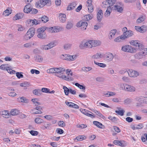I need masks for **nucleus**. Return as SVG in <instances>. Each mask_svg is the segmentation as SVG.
Segmentation results:
<instances>
[{"instance_id": "nucleus-47", "label": "nucleus", "mask_w": 147, "mask_h": 147, "mask_svg": "<svg viewBox=\"0 0 147 147\" xmlns=\"http://www.w3.org/2000/svg\"><path fill=\"white\" fill-rule=\"evenodd\" d=\"M8 65V64H2L0 66V69L3 70H6L9 68Z\"/></svg>"}, {"instance_id": "nucleus-39", "label": "nucleus", "mask_w": 147, "mask_h": 147, "mask_svg": "<svg viewBox=\"0 0 147 147\" xmlns=\"http://www.w3.org/2000/svg\"><path fill=\"white\" fill-rule=\"evenodd\" d=\"M32 101L35 106H38L41 105L40 103L38 102V100L37 98L32 99Z\"/></svg>"}, {"instance_id": "nucleus-56", "label": "nucleus", "mask_w": 147, "mask_h": 147, "mask_svg": "<svg viewBox=\"0 0 147 147\" xmlns=\"http://www.w3.org/2000/svg\"><path fill=\"white\" fill-rule=\"evenodd\" d=\"M63 89L64 90L65 94L66 95H68L69 92H70V89H69L65 86H63Z\"/></svg>"}, {"instance_id": "nucleus-59", "label": "nucleus", "mask_w": 147, "mask_h": 147, "mask_svg": "<svg viewBox=\"0 0 147 147\" xmlns=\"http://www.w3.org/2000/svg\"><path fill=\"white\" fill-rule=\"evenodd\" d=\"M71 45L70 44H67L64 46V48L65 50H68L70 49Z\"/></svg>"}, {"instance_id": "nucleus-40", "label": "nucleus", "mask_w": 147, "mask_h": 147, "mask_svg": "<svg viewBox=\"0 0 147 147\" xmlns=\"http://www.w3.org/2000/svg\"><path fill=\"white\" fill-rule=\"evenodd\" d=\"M20 86L22 87H28L30 86V83L29 82H25L20 83Z\"/></svg>"}, {"instance_id": "nucleus-58", "label": "nucleus", "mask_w": 147, "mask_h": 147, "mask_svg": "<svg viewBox=\"0 0 147 147\" xmlns=\"http://www.w3.org/2000/svg\"><path fill=\"white\" fill-rule=\"evenodd\" d=\"M107 1L109 2V4L111 7H112L116 2V0H107Z\"/></svg>"}, {"instance_id": "nucleus-55", "label": "nucleus", "mask_w": 147, "mask_h": 147, "mask_svg": "<svg viewBox=\"0 0 147 147\" xmlns=\"http://www.w3.org/2000/svg\"><path fill=\"white\" fill-rule=\"evenodd\" d=\"M139 42V41L137 40H132L130 42V43L131 45L136 47Z\"/></svg>"}, {"instance_id": "nucleus-44", "label": "nucleus", "mask_w": 147, "mask_h": 147, "mask_svg": "<svg viewBox=\"0 0 147 147\" xmlns=\"http://www.w3.org/2000/svg\"><path fill=\"white\" fill-rule=\"evenodd\" d=\"M113 143L116 145L121 146L122 147L124 146V145L119 140H115L114 141Z\"/></svg>"}, {"instance_id": "nucleus-43", "label": "nucleus", "mask_w": 147, "mask_h": 147, "mask_svg": "<svg viewBox=\"0 0 147 147\" xmlns=\"http://www.w3.org/2000/svg\"><path fill=\"white\" fill-rule=\"evenodd\" d=\"M94 112L96 113L99 117H100L103 119H104L105 117L103 116L101 113L99 111L97 110H95L93 111Z\"/></svg>"}, {"instance_id": "nucleus-51", "label": "nucleus", "mask_w": 147, "mask_h": 147, "mask_svg": "<svg viewBox=\"0 0 147 147\" xmlns=\"http://www.w3.org/2000/svg\"><path fill=\"white\" fill-rule=\"evenodd\" d=\"M35 122L39 124L43 122V120L39 118H36L34 120Z\"/></svg>"}, {"instance_id": "nucleus-52", "label": "nucleus", "mask_w": 147, "mask_h": 147, "mask_svg": "<svg viewBox=\"0 0 147 147\" xmlns=\"http://www.w3.org/2000/svg\"><path fill=\"white\" fill-rule=\"evenodd\" d=\"M94 63L96 65L102 67H105L106 66V65L103 63L97 62L96 61H94Z\"/></svg>"}, {"instance_id": "nucleus-32", "label": "nucleus", "mask_w": 147, "mask_h": 147, "mask_svg": "<svg viewBox=\"0 0 147 147\" xmlns=\"http://www.w3.org/2000/svg\"><path fill=\"white\" fill-rule=\"evenodd\" d=\"M34 58L36 61L39 62H42L43 59L42 57L40 56L36 55L34 57Z\"/></svg>"}, {"instance_id": "nucleus-29", "label": "nucleus", "mask_w": 147, "mask_h": 147, "mask_svg": "<svg viewBox=\"0 0 147 147\" xmlns=\"http://www.w3.org/2000/svg\"><path fill=\"white\" fill-rule=\"evenodd\" d=\"M113 9H112V7H111L108 8L106 11L105 13L104 14L105 16L108 17L109 16L111 13L112 12V10Z\"/></svg>"}, {"instance_id": "nucleus-20", "label": "nucleus", "mask_w": 147, "mask_h": 147, "mask_svg": "<svg viewBox=\"0 0 147 147\" xmlns=\"http://www.w3.org/2000/svg\"><path fill=\"white\" fill-rule=\"evenodd\" d=\"M103 14L102 10L101 9L99 10L97 13V19L98 22H100L102 20Z\"/></svg>"}, {"instance_id": "nucleus-4", "label": "nucleus", "mask_w": 147, "mask_h": 147, "mask_svg": "<svg viewBox=\"0 0 147 147\" xmlns=\"http://www.w3.org/2000/svg\"><path fill=\"white\" fill-rule=\"evenodd\" d=\"M51 3L50 0H40L39 2L36 3L35 6L37 7L40 8L42 7L46 4Z\"/></svg>"}, {"instance_id": "nucleus-12", "label": "nucleus", "mask_w": 147, "mask_h": 147, "mask_svg": "<svg viewBox=\"0 0 147 147\" xmlns=\"http://www.w3.org/2000/svg\"><path fill=\"white\" fill-rule=\"evenodd\" d=\"M134 35L133 32L130 30H128L127 32H124L123 35H122V38L124 39L129 37L131 36Z\"/></svg>"}, {"instance_id": "nucleus-35", "label": "nucleus", "mask_w": 147, "mask_h": 147, "mask_svg": "<svg viewBox=\"0 0 147 147\" xmlns=\"http://www.w3.org/2000/svg\"><path fill=\"white\" fill-rule=\"evenodd\" d=\"M18 99L19 101L21 102L28 103L29 102L28 100L26 98L24 97H20Z\"/></svg>"}, {"instance_id": "nucleus-15", "label": "nucleus", "mask_w": 147, "mask_h": 147, "mask_svg": "<svg viewBox=\"0 0 147 147\" xmlns=\"http://www.w3.org/2000/svg\"><path fill=\"white\" fill-rule=\"evenodd\" d=\"M89 44L88 41L82 42L80 44L79 48L80 49H83L87 48H89Z\"/></svg>"}, {"instance_id": "nucleus-11", "label": "nucleus", "mask_w": 147, "mask_h": 147, "mask_svg": "<svg viewBox=\"0 0 147 147\" xmlns=\"http://www.w3.org/2000/svg\"><path fill=\"white\" fill-rule=\"evenodd\" d=\"M127 73L131 77L135 78L139 75V73L138 71L132 70H129Z\"/></svg>"}, {"instance_id": "nucleus-19", "label": "nucleus", "mask_w": 147, "mask_h": 147, "mask_svg": "<svg viewBox=\"0 0 147 147\" xmlns=\"http://www.w3.org/2000/svg\"><path fill=\"white\" fill-rule=\"evenodd\" d=\"M1 114L5 118H8L10 117V115L8 111L4 110L1 112Z\"/></svg>"}, {"instance_id": "nucleus-57", "label": "nucleus", "mask_w": 147, "mask_h": 147, "mask_svg": "<svg viewBox=\"0 0 147 147\" xmlns=\"http://www.w3.org/2000/svg\"><path fill=\"white\" fill-rule=\"evenodd\" d=\"M80 111L83 114L86 115L88 113H92V112H91L90 111L85 109H80Z\"/></svg>"}, {"instance_id": "nucleus-21", "label": "nucleus", "mask_w": 147, "mask_h": 147, "mask_svg": "<svg viewBox=\"0 0 147 147\" xmlns=\"http://www.w3.org/2000/svg\"><path fill=\"white\" fill-rule=\"evenodd\" d=\"M59 19L60 21L63 22H65L66 20V15L63 13H60L59 15Z\"/></svg>"}, {"instance_id": "nucleus-5", "label": "nucleus", "mask_w": 147, "mask_h": 147, "mask_svg": "<svg viewBox=\"0 0 147 147\" xmlns=\"http://www.w3.org/2000/svg\"><path fill=\"white\" fill-rule=\"evenodd\" d=\"M136 99V106L137 107H140L144 106V104H145L144 97H137Z\"/></svg>"}, {"instance_id": "nucleus-50", "label": "nucleus", "mask_w": 147, "mask_h": 147, "mask_svg": "<svg viewBox=\"0 0 147 147\" xmlns=\"http://www.w3.org/2000/svg\"><path fill=\"white\" fill-rule=\"evenodd\" d=\"M75 85L76 86L79 88L80 89H82L84 90H85L86 88L85 86L80 85L78 83H75Z\"/></svg>"}, {"instance_id": "nucleus-17", "label": "nucleus", "mask_w": 147, "mask_h": 147, "mask_svg": "<svg viewBox=\"0 0 147 147\" xmlns=\"http://www.w3.org/2000/svg\"><path fill=\"white\" fill-rule=\"evenodd\" d=\"M125 91L130 92H134L136 90L135 88L132 86L127 84Z\"/></svg>"}, {"instance_id": "nucleus-31", "label": "nucleus", "mask_w": 147, "mask_h": 147, "mask_svg": "<svg viewBox=\"0 0 147 147\" xmlns=\"http://www.w3.org/2000/svg\"><path fill=\"white\" fill-rule=\"evenodd\" d=\"M19 113V111L17 109H12L11 110L10 113V116L11 115L14 116L17 115Z\"/></svg>"}, {"instance_id": "nucleus-37", "label": "nucleus", "mask_w": 147, "mask_h": 147, "mask_svg": "<svg viewBox=\"0 0 147 147\" xmlns=\"http://www.w3.org/2000/svg\"><path fill=\"white\" fill-rule=\"evenodd\" d=\"M102 57V55L101 54L97 53L93 55L92 58L93 59H98L101 58Z\"/></svg>"}, {"instance_id": "nucleus-41", "label": "nucleus", "mask_w": 147, "mask_h": 147, "mask_svg": "<svg viewBox=\"0 0 147 147\" xmlns=\"http://www.w3.org/2000/svg\"><path fill=\"white\" fill-rule=\"evenodd\" d=\"M56 68H52L48 69L47 70V72L48 73H56Z\"/></svg>"}, {"instance_id": "nucleus-28", "label": "nucleus", "mask_w": 147, "mask_h": 147, "mask_svg": "<svg viewBox=\"0 0 147 147\" xmlns=\"http://www.w3.org/2000/svg\"><path fill=\"white\" fill-rule=\"evenodd\" d=\"M116 93L114 92L111 91H107L104 94L105 96L106 97H109L111 96H115Z\"/></svg>"}, {"instance_id": "nucleus-14", "label": "nucleus", "mask_w": 147, "mask_h": 147, "mask_svg": "<svg viewBox=\"0 0 147 147\" xmlns=\"http://www.w3.org/2000/svg\"><path fill=\"white\" fill-rule=\"evenodd\" d=\"M131 127L132 129L134 130L142 129L144 127V125L143 123H139L138 124L131 125Z\"/></svg>"}, {"instance_id": "nucleus-61", "label": "nucleus", "mask_w": 147, "mask_h": 147, "mask_svg": "<svg viewBox=\"0 0 147 147\" xmlns=\"http://www.w3.org/2000/svg\"><path fill=\"white\" fill-rule=\"evenodd\" d=\"M125 111L123 110L116 111L115 112L118 114L120 115L121 116L123 115Z\"/></svg>"}, {"instance_id": "nucleus-9", "label": "nucleus", "mask_w": 147, "mask_h": 147, "mask_svg": "<svg viewBox=\"0 0 147 147\" xmlns=\"http://www.w3.org/2000/svg\"><path fill=\"white\" fill-rule=\"evenodd\" d=\"M55 45V42H52L47 45H42L41 49L42 50H48L52 48Z\"/></svg>"}, {"instance_id": "nucleus-42", "label": "nucleus", "mask_w": 147, "mask_h": 147, "mask_svg": "<svg viewBox=\"0 0 147 147\" xmlns=\"http://www.w3.org/2000/svg\"><path fill=\"white\" fill-rule=\"evenodd\" d=\"M33 93L37 96H40L41 94V91L40 89H35L33 91Z\"/></svg>"}, {"instance_id": "nucleus-18", "label": "nucleus", "mask_w": 147, "mask_h": 147, "mask_svg": "<svg viewBox=\"0 0 147 147\" xmlns=\"http://www.w3.org/2000/svg\"><path fill=\"white\" fill-rule=\"evenodd\" d=\"M23 17V14L22 13H19L16 14L13 18V20L16 21L22 19Z\"/></svg>"}, {"instance_id": "nucleus-62", "label": "nucleus", "mask_w": 147, "mask_h": 147, "mask_svg": "<svg viewBox=\"0 0 147 147\" xmlns=\"http://www.w3.org/2000/svg\"><path fill=\"white\" fill-rule=\"evenodd\" d=\"M132 102V100L129 98L125 99L124 100V103L125 104H128Z\"/></svg>"}, {"instance_id": "nucleus-36", "label": "nucleus", "mask_w": 147, "mask_h": 147, "mask_svg": "<svg viewBox=\"0 0 147 147\" xmlns=\"http://www.w3.org/2000/svg\"><path fill=\"white\" fill-rule=\"evenodd\" d=\"M73 24L72 22L68 21L66 25V28L68 30H69L73 27Z\"/></svg>"}, {"instance_id": "nucleus-38", "label": "nucleus", "mask_w": 147, "mask_h": 147, "mask_svg": "<svg viewBox=\"0 0 147 147\" xmlns=\"http://www.w3.org/2000/svg\"><path fill=\"white\" fill-rule=\"evenodd\" d=\"M65 69L62 67L56 68V73H61V74H63L62 72L65 71Z\"/></svg>"}, {"instance_id": "nucleus-45", "label": "nucleus", "mask_w": 147, "mask_h": 147, "mask_svg": "<svg viewBox=\"0 0 147 147\" xmlns=\"http://www.w3.org/2000/svg\"><path fill=\"white\" fill-rule=\"evenodd\" d=\"M35 109H32L31 110V113L32 114H40L42 113V112L41 111H36Z\"/></svg>"}, {"instance_id": "nucleus-22", "label": "nucleus", "mask_w": 147, "mask_h": 147, "mask_svg": "<svg viewBox=\"0 0 147 147\" xmlns=\"http://www.w3.org/2000/svg\"><path fill=\"white\" fill-rule=\"evenodd\" d=\"M76 2H73L70 3L67 7V10L69 11L74 9L76 6Z\"/></svg>"}, {"instance_id": "nucleus-8", "label": "nucleus", "mask_w": 147, "mask_h": 147, "mask_svg": "<svg viewBox=\"0 0 147 147\" xmlns=\"http://www.w3.org/2000/svg\"><path fill=\"white\" fill-rule=\"evenodd\" d=\"M76 26L78 27H81L82 30L84 31L86 29L88 24L86 22L80 21L77 23Z\"/></svg>"}, {"instance_id": "nucleus-2", "label": "nucleus", "mask_w": 147, "mask_h": 147, "mask_svg": "<svg viewBox=\"0 0 147 147\" xmlns=\"http://www.w3.org/2000/svg\"><path fill=\"white\" fill-rule=\"evenodd\" d=\"M35 30L34 28H30L24 36V39L26 40L30 39L34 35Z\"/></svg>"}, {"instance_id": "nucleus-6", "label": "nucleus", "mask_w": 147, "mask_h": 147, "mask_svg": "<svg viewBox=\"0 0 147 147\" xmlns=\"http://www.w3.org/2000/svg\"><path fill=\"white\" fill-rule=\"evenodd\" d=\"M123 5L121 2H117L115 5L112 7L113 10L117 11L118 12L121 13L122 12L123 8L122 7Z\"/></svg>"}, {"instance_id": "nucleus-54", "label": "nucleus", "mask_w": 147, "mask_h": 147, "mask_svg": "<svg viewBox=\"0 0 147 147\" xmlns=\"http://www.w3.org/2000/svg\"><path fill=\"white\" fill-rule=\"evenodd\" d=\"M85 17L86 18V20L87 21H88L91 20L93 17V15L90 14L86 15Z\"/></svg>"}, {"instance_id": "nucleus-63", "label": "nucleus", "mask_w": 147, "mask_h": 147, "mask_svg": "<svg viewBox=\"0 0 147 147\" xmlns=\"http://www.w3.org/2000/svg\"><path fill=\"white\" fill-rule=\"evenodd\" d=\"M18 28V31H21L23 30L24 28L22 26L20 25H17Z\"/></svg>"}, {"instance_id": "nucleus-3", "label": "nucleus", "mask_w": 147, "mask_h": 147, "mask_svg": "<svg viewBox=\"0 0 147 147\" xmlns=\"http://www.w3.org/2000/svg\"><path fill=\"white\" fill-rule=\"evenodd\" d=\"M121 50L124 52L131 53H136V50L135 48L129 45L123 46L121 48Z\"/></svg>"}, {"instance_id": "nucleus-46", "label": "nucleus", "mask_w": 147, "mask_h": 147, "mask_svg": "<svg viewBox=\"0 0 147 147\" xmlns=\"http://www.w3.org/2000/svg\"><path fill=\"white\" fill-rule=\"evenodd\" d=\"M127 84L124 83H119L118 84V86L120 87V88L123 90H125L126 86Z\"/></svg>"}, {"instance_id": "nucleus-26", "label": "nucleus", "mask_w": 147, "mask_h": 147, "mask_svg": "<svg viewBox=\"0 0 147 147\" xmlns=\"http://www.w3.org/2000/svg\"><path fill=\"white\" fill-rule=\"evenodd\" d=\"M47 30L51 33L57 32L59 31L58 29H57L55 27H53L47 28Z\"/></svg>"}, {"instance_id": "nucleus-16", "label": "nucleus", "mask_w": 147, "mask_h": 147, "mask_svg": "<svg viewBox=\"0 0 147 147\" xmlns=\"http://www.w3.org/2000/svg\"><path fill=\"white\" fill-rule=\"evenodd\" d=\"M67 75L68 76H67L64 75L63 79V80H64L68 81H72L74 80L73 78L71 77V76H72V73L71 72L70 73V72H69V74H68Z\"/></svg>"}, {"instance_id": "nucleus-23", "label": "nucleus", "mask_w": 147, "mask_h": 147, "mask_svg": "<svg viewBox=\"0 0 147 147\" xmlns=\"http://www.w3.org/2000/svg\"><path fill=\"white\" fill-rule=\"evenodd\" d=\"M66 60L70 61L75 60L77 56L76 55H71L67 54Z\"/></svg>"}, {"instance_id": "nucleus-34", "label": "nucleus", "mask_w": 147, "mask_h": 147, "mask_svg": "<svg viewBox=\"0 0 147 147\" xmlns=\"http://www.w3.org/2000/svg\"><path fill=\"white\" fill-rule=\"evenodd\" d=\"M86 138V137L85 136L82 135L76 137L75 140H77L78 141H81Z\"/></svg>"}, {"instance_id": "nucleus-33", "label": "nucleus", "mask_w": 147, "mask_h": 147, "mask_svg": "<svg viewBox=\"0 0 147 147\" xmlns=\"http://www.w3.org/2000/svg\"><path fill=\"white\" fill-rule=\"evenodd\" d=\"M103 7L105 8L109 7H111L110 5L109 4V2H108L107 0H106L102 2Z\"/></svg>"}, {"instance_id": "nucleus-53", "label": "nucleus", "mask_w": 147, "mask_h": 147, "mask_svg": "<svg viewBox=\"0 0 147 147\" xmlns=\"http://www.w3.org/2000/svg\"><path fill=\"white\" fill-rule=\"evenodd\" d=\"M42 21L44 23H46L49 21V18L47 16H42L41 18Z\"/></svg>"}, {"instance_id": "nucleus-13", "label": "nucleus", "mask_w": 147, "mask_h": 147, "mask_svg": "<svg viewBox=\"0 0 147 147\" xmlns=\"http://www.w3.org/2000/svg\"><path fill=\"white\" fill-rule=\"evenodd\" d=\"M113 55L110 53H107L105 56V60L108 62L112 61L114 57Z\"/></svg>"}, {"instance_id": "nucleus-64", "label": "nucleus", "mask_w": 147, "mask_h": 147, "mask_svg": "<svg viewBox=\"0 0 147 147\" xmlns=\"http://www.w3.org/2000/svg\"><path fill=\"white\" fill-rule=\"evenodd\" d=\"M76 127L78 128L83 129L86 128L87 126L86 124H81L80 125L78 124L76 125Z\"/></svg>"}, {"instance_id": "nucleus-48", "label": "nucleus", "mask_w": 147, "mask_h": 147, "mask_svg": "<svg viewBox=\"0 0 147 147\" xmlns=\"http://www.w3.org/2000/svg\"><path fill=\"white\" fill-rule=\"evenodd\" d=\"M93 124L100 128H102L101 126H102V124L97 121H94L93 122Z\"/></svg>"}, {"instance_id": "nucleus-1", "label": "nucleus", "mask_w": 147, "mask_h": 147, "mask_svg": "<svg viewBox=\"0 0 147 147\" xmlns=\"http://www.w3.org/2000/svg\"><path fill=\"white\" fill-rule=\"evenodd\" d=\"M47 27H42L37 29L36 32L37 37L40 39H45L47 37V35L45 31L47 30Z\"/></svg>"}, {"instance_id": "nucleus-7", "label": "nucleus", "mask_w": 147, "mask_h": 147, "mask_svg": "<svg viewBox=\"0 0 147 147\" xmlns=\"http://www.w3.org/2000/svg\"><path fill=\"white\" fill-rule=\"evenodd\" d=\"M88 41L89 44V48L98 46L101 44V42L99 40H89Z\"/></svg>"}, {"instance_id": "nucleus-60", "label": "nucleus", "mask_w": 147, "mask_h": 147, "mask_svg": "<svg viewBox=\"0 0 147 147\" xmlns=\"http://www.w3.org/2000/svg\"><path fill=\"white\" fill-rule=\"evenodd\" d=\"M141 27V33H144L147 30V26L145 25L142 26Z\"/></svg>"}, {"instance_id": "nucleus-27", "label": "nucleus", "mask_w": 147, "mask_h": 147, "mask_svg": "<svg viewBox=\"0 0 147 147\" xmlns=\"http://www.w3.org/2000/svg\"><path fill=\"white\" fill-rule=\"evenodd\" d=\"M116 32V30L115 29L111 30L109 33V38L111 40L115 37V35Z\"/></svg>"}, {"instance_id": "nucleus-30", "label": "nucleus", "mask_w": 147, "mask_h": 147, "mask_svg": "<svg viewBox=\"0 0 147 147\" xmlns=\"http://www.w3.org/2000/svg\"><path fill=\"white\" fill-rule=\"evenodd\" d=\"M92 68L90 67H83L81 68V70L84 72L86 73L92 70Z\"/></svg>"}, {"instance_id": "nucleus-25", "label": "nucleus", "mask_w": 147, "mask_h": 147, "mask_svg": "<svg viewBox=\"0 0 147 147\" xmlns=\"http://www.w3.org/2000/svg\"><path fill=\"white\" fill-rule=\"evenodd\" d=\"M12 10L10 8H8L5 11H4L2 14L4 16H9L12 12Z\"/></svg>"}, {"instance_id": "nucleus-49", "label": "nucleus", "mask_w": 147, "mask_h": 147, "mask_svg": "<svg viewBox=\"0 0 147 147\" xmlns=\"http://www.w3.org/2000/svg\"><path fill=\"white\" fill-rule=\"evenodd\" d=\"M136 47H137V48L140 50H142L144 48L143 45L139 41Z\"/></svg>"}, {"instance_id": "nucleus-24", "label": "nucleus", "mask_w": 147, "mask_h": 147, "mask_svg": "<svg viewBox=\"0 0 147 147\" xmlns=\"http://www.w3.org/2000/svg\"><path fill=\"white\" fill-rule=\"evenodd\" d=\"M31 11V8L30 4H28L25 6L24 9V11L25 13H28L30 12Z\"/></svg>"}, {"instance_id": "nucleus-10", "label": "nucleus", "mask_w": 147, "mask_h": 147, "mask_svg": "<svg viewBox=\"0 0 147 147\" xmlns=\"http://www.w3.org/2000/svg\"><path fill=\"white\" fill-rule=\"evenodd\" d=\"M145 55L146 52L143 51L136 53L134 55V57L135 59L140 60L143 58Z\"/></svg>"}]
</instances>
